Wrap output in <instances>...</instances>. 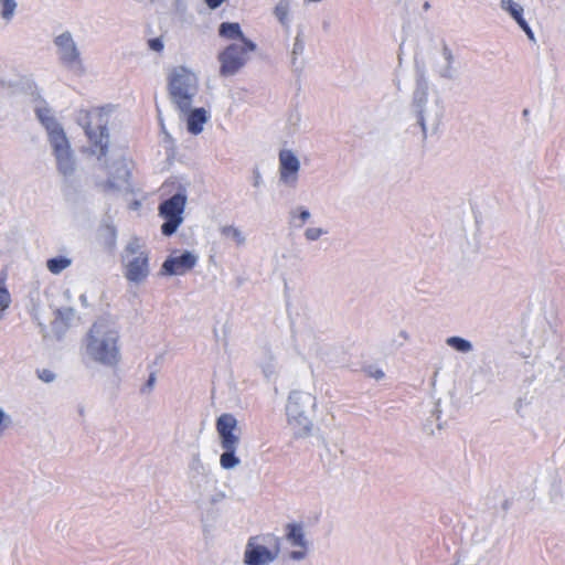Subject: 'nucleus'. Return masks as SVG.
Segmentation results:
<instances>
[{
  "mask_svg": "<svg viewBox=\"0 0 565 565\" xmlns=\"http://www.w3.org/2000/svg\"><path fill=\"white\" fill-rule=\"evenodd\" d=\"M415 88L412 94L411 111L422 129L423 139L428 131H437L444 116V105L440 98L429 100V86L425 75L424 62L415 57Z\"/></svg>",
  "mask_w": 565,
  "mask_h": 565,
  "instance_id": "1",
  "label": "nucleus"
},
{
  "mask_svg": "<svg viewBox=\"0 0 565 565\" xmlns=\"http://www.w3.org/2000/svg\"><path fill=\"white\" fill-rule=\"evenodd\" d=\"M119 332L105 319L97 320L86 338V353L105 366H116L120 361Z\"/></svg>",
  "mask_w": 565,
  "mask_h": 565,
  "instance_id": "2",
  "label": "nucleus"
},
{
  "mask_svg": "<svg viewBox=\"0 0 565 565\" xmlns=\"http://www.w3.org/2000/svg\"><path fill=\"white\" fill-rule=\"evenodd\" d=\"M76 122L85 131L90 154L96 156L98 160L106 157L110 143L109 111L105 108L82 109L76 114Z\"/></svg>",
  "mask_w": 565,
  "mask_h": 565,
  "instance_id": "3",
  "label": "nucleus"
},
{
  "mask_svg": "<svg viewBox=\"0 0 565 565\" xmlns=\"http://www.w3.org/2000/svg\"><path fill=\"white\" fill-rule=\"evenodd\" d=\"M316 406V396L312 394L299 390L290 392L286 404V415L296 438H307L312 435L311 416Z\"/></svg>",
  "mask_w": 565,
  "mask_h": 565,
  "instance_id": "4",
  "label": "nucleus"
},
{
  "mask_svg": "<svg viewBox=\"0 0 565 565\" xmlns=\"http://www.w3.org/2000/svg\"><path fill=\"white\" fill-rule=\"evenodd\" d=\"M168 89L175 108L186 114L198 90L196 77L184 66L175 67L169 76Z\"/></svg>",
  "mask_w": 565,
  "mask_h": 565,
  "instance_id": "5",
  "label": "nucleus"
},
{
  "mask_svg": "<svg viewBox=\"0 0 565 565\" xmlns=\"http://www.w3.org/2000/svg\"><path fill=\"white\" fill-rule=\"evenodd\" d=\"M237 429V419L233 414L224 413L216 419V430L220 437L223 454L220 457V465L223 469H234L241 463L236 456V449L239 444V436L235 434Z\"/></svg>",
  "mask_w": 565,
  "mask_h": 565,
  "instance_id": "6",
  "label": "nucleus"
},
{
  "mask_svg": "<svg viewBox=\"0 0 565 565\" xmlns=\"http://www.w3.org/2000/svg\"><path fill=\"white\" fill-rule=\"evenodd\" d=\"M280 537L274 534L250 536L244 551L245 565H269L280 554Z\"/></svg>",
  "mask_w": 565,
  "mask_h": 565,
  "instance_id": "7",
  "label": "nucleus"
},
{
  "mask_svg": "<svg viewBox=\"0 0 565 565\" xmlns=\"http://www.w3.org/2000/svg\"><path fill=\"white\" fill-rule=\"evenodd\" d=\"M256 49V43L249 39H244L243 43L230 44L218 54L220 74L222 76L235 75L247 63L248 53Z\"/></svg>",
  "mask_w": 565,
  "mask_h": 565,
  "instance_id": "8",
  "label": "nucleus"
},
{
  "mask_svg": "<svg viewBox=\"0 0 565 565\" xmlns=\"http://www.w3.org/2000/svg\"><path fill=\"white\" fill-rule=\"evenodd\" d=\"M185 204L186 194L184 191H178L171 198L160 203L159 214L164 218V223L161 225V233L164 236L173 235L181 225Z\"/></svg>",
  "mask_w": 565,
  "mask_h": 565,
  "instance_id": "9",
  "label": "nucleus"
},
{
  "mask_svg": "<svg viewBox=\"0 0 565 565\" xmlns=\"http://www.w3.org/2000/svg\"><path fill=\"white\" fill-rule=\"evenodd\" d=\"M57 49L58 60L68 70H82L81 52L70 31H65L54 39Z\"/></svg>",
  "mask_w": 565,
  "mask_h": 565,
  "instance_id": "10",
  "label": "nucleus"
},
{
  "mask_svg": "<svg viewBox=\"0 0 565 565\" xmlns=\"http://www.w3.org/2000/svg\"><path fill=\"white\" fill-rule=\"evenodd\" d=\"M433 71L443 79L455 81L458 76V70L455 66V56L445 41H441L440 53L433 54Z\"/></svg>",
  "mask_w": 565,
  "mask_h": 565,
  "instance_id": "11",
  "label": "nucleus"
},
{
  "mask_svg": "<svg viewBox=\"0 0 565 565\" xmlns=\"http://www.w3.org/2000/svg\"><path fill=\"white\" fill-rule=\"evenodd\" d=\"M50 142L58 171L64 175H71L75 171V160L66 136H57Z\"/></svg>",
  "mask_w": 565,
  "mask_h": 565,
  "instance_id": "12",
  "label": "nucleus"
},
{
  "mask_svg": "<svg viewBox=\"0 0 565 565\" xmlns=\"http://www.w3.org/2000/svg\"><path fill=\"white\" fill-rule=\"evenodd\" d=\"M300 161L297 156L288 149L279 153V181L285 185L295 188L298 181Z\"/></svg>",
  "mask_w": 565,
  "mask_h": 565,
  "instance_id": "13",
  "label": "nucleus"
},
{
  "mask_svg": "<svg viewBox=\"0 0 565 565\" xmlns=\"http://www.w3.org/2000/svg\"><path fill=\"white\" fill-rule=\"evenodd\" d=\"M196 263L198 256L190 250H184L179 256L170 255L167 257L162 264L161 271L168 276L184 275L193 269Z\"/></svg>",
  "mask_w": 565,
  "mask_h": 565,
  "instance_id": "14",
  "label": "nucleus"
},
{
  "mask_svg": "<svg viewBox=\"0 0 565 565\" xmlns=\"http://www.w3.org/2000/svg\"><path fill=\"white\" fill-rule=\"evenodd\" d=\"M286 540L294 546L300 550H295L289 553V558L292 561H302L307 557L310 543L305 537L303 526L300 523H288L286 525Z\"/></svg>",
  "mask_w": 565,
  "mask_h": 565,
  "instance_id": "15",
  "label": "nucleus"
},
{
  "mask_svg": "<svg viewBox=\"0 0 565 565\" xmlns=\"http://www.w3.org/2000/svg\"><path fill=\"white\" fill-rule=\"evenodd\" d=\"M108 179L105 183L107 190L121 191L130 190V170L126 160H116L109 168Z\"/></svg>",
  "mask_w": 565,
  "mask_h": 565,
  "instance_id": "16",
  "label": "nucleus"
},
{
  "mask_svg": "<svg viewBox=\"0 0 565 565\" xmlns=\"http://www.w3.org/2000/svg\"><path fill=\"white\" fill-rule=\"evenodd\" d=\"M149 273V256L145 252L135 256L125 267V277L127 280L135 284L143 281L148 277Z\"/></svg>",
  "mask_w": 565,
  "mask_h": 565,
  "instance_id": "17",
  "label": "nucleus"
},
{
  "mask_svg": "<svg viewBox=\"0 0 565 565\" xmlns=\"http://www.w3.org/2000/svg\"><path fill=\"white\" fill-rule=\"evenodd\" d=\"M500 8L515 21L520 29L526 34L529 41L532 43L536 42L533 30L523 17L524 9L520 3L515 2L514 0H501Z\"/></svg>",
  "mask_w": 565,
  "mask_h": 565,
  "instance_id": "18",
  "label": "nucleus"
},
{
  "mask_svg": "<svg viewBox=\"0 0 565 565\" xmlns=\"http://www.w3.org/2000/svg\"><path fill=\"white\" fill-rule=\"evenodd\" d=\"M97 241L107 250H114L117 244V228L113 217L106 213L98 230Z\"/></svg>",
  "mask_w": 565,
  "mask_h": 565,
  "instance_id": "19",
  "label": "nucleus"
},
{
  "mask_svg": "<svg viewBox=\"0 0 565 565\" xmlns=\"http://www.w3.org/2000/svg\"><path fill=\"white\" fill-rule=\"evenodd\" d=\"M35 114L38 119L47 130L50 141H52L57 136H65V132L61 125L54 118L51 109L49 108H36Z\"/></svg>",
  "mask_w": 565,
  "mask_h": 565,
  "instance_id": "20",
  "label": "nucleus"
},
{
  "mask_svg": "<svg viewBox=\"0 0 565 565\" xmlns=\"http://www.w3.org/2000/svg\"><path fill=\"white\" fill-rule=\"evenodd\" d=\"M305 52V41L302 31H298L291 51V68L295 73L300 74L305 67V61L299 58Z\"/></svg>",
  "mask_w": 565,
  "mask_h": 565,
  "instance_id": "21",
  "label": "nucleus"
},
{
  "mask_svg": "<svg viewBox=\"0 0 565 565\" xmlns=\"http://www.w3.org/2000/svg\"><path fill=\"white\" fill-rule=\"evenodd\" d=\"M188 130L193 135H199L203 130V126L207 120V114L204 108H194L186 113Z\"/></svg>",
  "mask_w": 565,
  "mask_h": 565,
  "instance_id": "22",
  "label": "nucleus"
},
{
  "mask_svg": "<svg viewBox=\"0 0 565 565\" xmlns=\"http://www.w3.org/2000/svg\"><path fill=\"white\" fill-rule=\"evenodd\" d=\"M218 34L220 36L228 40L238 39L241 43L244 42V39H247L244 35L241 25L236 22H222L218 26Z\"/></svg>",
  "mask_w": 565,
  "mask_h": 565,
  "instance_id": "23",
  "label": "nucleus"
},
{
  "mask_svg": "<svg viewBox=\"0 0 565 565\" xmlns=\"http://www.w3.org/2000/svg\"><path fill=\"white\" fill-rule=\"evenodd\" d=\"M290 4H291V0H279L278 3L274 8V15L277 18L279 23L285 29H289V26H290V20H289Z\"/></svg>",
  "mask_w": 565,
  "mask_h": 565,
  "instance_id": "24",
  "label": "nucleus"
},
{
  "mask_svg": "<svg viewBox=\"0 0 565 565\" xmlns=\"http://www.w3.org/2000/svg\"><path fill=\"white\" fill-rule=\"evenodd\" d=\"M446 344L460 353H469L473 350L472 342L459 335L447 338Z\"/></svg>",
  "mask_w": 565,
  "mask_h": 565,
  "instance_id": "25",
  "label": "nucleus"
},
{
  "mask_svg": "<svg viewBox=\"0 0 565 565\" xmlns=\"http://www.w3.org/2000/svg\"><path fill=\"white\" fill-rule=\"evenodd\" d=\"M71 265V259L58 256L47 260V268L52 274H60Z\"/></svg>",
  "mask_w": 565,
  "mask_h": 565,
  "instance_id": "26",
  "label": "nucleus"
},
{
  "mask_svg": "<svg viewBox=\"0 0 565 565\" xmlns=\"http://www.w3.org/2000/svg\"><path fill=\"white\" fill-rule=\"evenodd\" d=\"M221 234L224 237L232 238L233 241H235L237 245H243L245 243V237L243 233L233 225H226L221 227Z\"/></svg>",
  "mask_w": 565,
  "mask_h": 565,
  "instance_id": "27",
  "label": "nucleus"
},
{
  "mask_svg": "<svg viewBox=\"0 0 565 565\" xmlns=\"http://www.w3.org/2000/svg\"><path fill=\"white\" fill-rule=\"evenodd\" d=\"M0 4H1L2 19H4L7 22H11L15 14V10L18 8L17 1L15 0H0Z\"/></svg>",
  "mask_w": 565,
  "mask_h": 565,
  "instance_id": "28",
  "label": "nucleus"
},
{
  "mask_svg": "<svg viewBox=\"0 0 565 565\" xmlns=\"http://www.w3.org/2000/svg\"><path fill=\"white\" fill-rule=\"evenodd\" d=\"M0 284H3V279L0 278ZM11 296L4 286H0V320L3 317V311L10 306Z\"/></svg>",
  "mask_w": 565,
  "mask_h": 565,
  "instance_id": "29",
  "label": "nucleus"
},
{
  "mask_svg": "<svg viewBox=\"0 0 565 565\" xmlns=\"http://www.w3.org/2000/svg\"><path fill=\"white\" fill-rule=\"evenodd\" d=\"M300 122H301L300 113L298 110H292L287 118V125L289 128V132L295 134L296 131H298L300 128Z\"/></svg>",
  "mask_w": 565,
  "mask_h": 565,
  "instance_id": "30",
  "label": "nucleus"
},
{
  "mask_svg": "<svg viewBox=\"0 0 565 565\" xmlns=\"http://www.w3.org/2000/svg\"><path fill=\"white\" fill-rule=\"evenodd\" d=\"M327 231L321 227H309L305 231V237L309 242L318 241Z\"/></svg>",
  "mask_w": 565,
  "mask_h": 565,
  "instance_id": "31",
  "label": "nucleus"
},
{
  "mask_svg": "<svg viewBox=\"0 0 565 565\" xmlns=\"http://www.w3.org/2000/svg\"><path fill=\"white\" fill-rule=\"evenodd\" d=\"M290 214L292 218H298L300 221V224L296 225L297 227L302 226V224L307 222L311 216L310 211L306 207H299L298 214H296V211L292 210Z\"/></svg>",
  "mask_w": 565,
  "mask_h": 565,
  "instance_id": "32",
  "label": "nucleus"
},
{
  "mask_svg": "<svg viewBox=\"0 0 565 565\" xmlns=\"http://www.w3.org/2000/svg\"><path fill=\"white\" fill-rule=\"evenodd\" d=\"M266 355L268 356V362L263 364V372L267 379H269L275 373V366L273 364L274 356L269 350H266Z\"/></svg>",
  "mask_w": 565,
  "mask_h": 565,
  "instance_id": "33",
  "label": "nucleus"
},
{
  "mask_svg": "<svg viewBox=\"0 0 565 565\" xmlns=\"http://www.w3.org/2000/svg\"><path fill=\"white\" fill-rule=\"evenodd\" d=\"M38 376L45 383H52L56 379V374L49 369L38 370Z\"/></svg>",
  "mask_w": 565,
  "mask_h": 565,
  "instance_id": "34",
  "label": "nucleus"
},
{
  "mask_svg": "<svg viewBox=\"0 0 565 565\" xmlns=\"http://www.w3.org/2000/svg\"><path fill=\"white\" fill-rule=\"evenodd\" d=\"M156 381H157L156 372H151L146 384L141 387V393L149 394L152 391V388L156 384Z\"/></svg>",
  "mask_w": 565,
  "mask_h": 565,
  "instance_id": "35",
  "label": "nucleus"
},
{
  "mask_svg": "<svg viewBox=\"0 0 565 565\" xmlns=\"http://www.w3.org/2000/svg\"><path fill=\"white\" fill-rule=\"evenodd\" d=\"M148 46L150 50L154 51V52H162L163 51V41L161 40V38H152L148 41Z\"/></svg>",
  "mask_w": 565,
  "mask_h": 565,
  "instance_id": "36",
  "label": "nucleus"
},
{
  "mask_svg": "<svg viewBox=\"0 0 565 565\" xmlns=\"http://www.w3.org/2000/svg\"><path fill=\"white\" fill-rule=\"evenodd\" d=\"M125 250H126V253L131 254V255H136V254H138V255H139V253H140V252H139V250H140L139 239H138V238H134V239H131V241L127 244V246H126Z\"/></svg>",
  "mask_w": 565,
  "mask_h": 565,
  "instance_id": "37",
  "label": "nucleus"
},
{
  "mask_svg": "<svg viewBox=\"0 0 565 565\" xmlns=\"http://www.w3.org/2000/svg\"><path fill=\"white\" fill-rule=\"evenodd\" d=\"M190 469L192 471L198 472V473H201L202 470L204 469L203 463H202L199 455L193 456L192 461L190 463Z\"/></svg>",
  "mask_w": 565,
  "mask_h": 565,
  "instance_id": "38",
  "label": "nucleus"
},
{
  "mask_svg": "<svg viewBox=\"0 0 565 565\" xmlns=\"http://www.w3.org/2000/svg\"><path fill=\"white\" fill-rule=\"evenodd\" d=\"M369 376L375 380H382L384 377V372L381 369L369 366L366 370Z\"/></svg>",
  "mask_w": 565,
  "mask_h": 565,
  "instance_id": "39",
  "label": "nucleus"
},
{
  "mask_svg": "<svg viewBox=\"0 0 565 565\" xmlns=\"http://www.w3.org/2000/svg\"><path fill=\"white\" fill-rule=\"evenodd\" d=\"M527 405H529V402L526 401V398L519 397V398L515 401V403H514L515 412H516L519 415L523 416L521 412H522L523 407H524V406H527Z\"/></svg>",
  "mask_w": 565,
  "mask_h": 565,
  "instance_id": "40",
  "label": "nucleus"
},
{
  "mask_svg": "<svg viewBox=\"0 0 565 565\" xmlns=\"http://www.w3.org/2000/svg\"><path fill=\"white\" fill-rule=\"evenodd\" d=\"M253 174H254L253 185L258 188L263 183L262 174H260V172H259V170L257 168H255L253 170Z\"/></svg>",
  "mask_w": 565,
  "mask_h": 565,
  "instance_id": "41",
  "label": "nucleus"
},
{
  "mask_svg": "<svg viewBox=\"0 0 565 565\" xmlns=\"http://www.w3.org/2000/svg\"><path fill=\"white\" fill-rule=\"evenodd\" d=\"M398 339L394 340V342L397 344V347H402L404 341L408 340V333L405 330H402L398 335Z\"/></svg>",
  "mask_w": 565,
  "mask_h": 565,
  "instance_id": "42",
  "label": "nucleus"
},
{
  "mask_svg": "<svg viewBox=\"0 0 565 565\" xmlns=\"http://www.w3.org/2000/svg\"><path fill=\"white\" fill-rule=\"evenodd\" d=\"M223 2H224V0H205L206 6L211 10H215V9L220 8Z\"/></svg>",
  "mask_w": 565,
  "mask_h": 565,
  "instance_id": "43",
  "label": "nucleus"
},
{
  "mask_svg": "<svg viewBox=\"0 0 565 565\" xmlns=\"http://www.w3.org/2000/svg\"><path fill=\"white\" fill-rule=\"evenodd\" d=\"M6 418H8V416L6 415L3 409L0 408V436L2 435L3 429H4L3 422H4Z\"/></svg>",
  "mask_w": 565,
  "mask_h": 565,
  "instance_id": "44",
  "label": "nucleus"
},
{
  "mask_svg": "<svg viewBox=\"0 0 565 565\" xmlns=\"http://www.w3.org/2000/svg\"><path fill=\"white\" fill-rule=\"evenodd\" d=\"M438 406H439V405H438V403H437V404H436V407H435V409H434V412H433V416H435V417H436V420H438V419L440 418V414H441V411L439 409V407H438Z\"/></svg>",
  "mask_w": 565,
  "mask_h": 565,
  "instance_id": "45",
  "label": "nucleus"
},
{
  "mask_svg": "<svg viewBox=\"0 0 565 565\" xmlns=\"http://www.w3.org/2000/svg\"><path fill=\"white\" fill-rule=\"evenodd\" d=\"M428 8H429V3H428V2H425V3H424V9H426V10H427Z\"/></svg>",
  "mask_w": 565,
  "mask_h": 565,
  "instance_id": "46",
  "label": "nucleus"
},
{
  "mask_svg": "<svg viewBox=\"0 0 565 565\" xmlns=\"http://www.w3.org/2000/svg\"><path fill=\"white\" fill-rule=\"evenodd\" d=\"M83 413H84V408H83V407H81V408H79V414H83Z\"/></svg>",
  "mask_w": 565,
  "mask_h": 565,
  "instance_id": "47",
  "label": "nucleus"
}]
</instances>
